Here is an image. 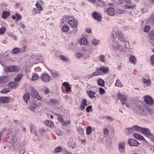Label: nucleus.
<instances>
[{"label": "nucleus", "instance_id": "nucleus-4", "mask_svg": "<svg viewBox=\"0 0 154 154\" xmlns=\"http://www.w3.org/2000/svg\"><path fill=\"white\" fill-rule=\"evenodd\" d=\"M62 85L64 86L65 89V90L64 91L63 89V87H62V90L63 93H65V92H68L71 91V88L68 82H64L62 84Z\"/></svg>", "mask_w": 154, "mask_h": 154}, {"label": "nucleus", "instance_id": "nucleus-2", "mask_svg": "<svg viewBox=\"0 0 154 154\" xmlns=\"http://www.w3.org/2000/svg\"><path fill=\"white\" fill-rule=\"evenodd\" d=\"M145 103L149 106H153L154 102L152 98L150 96L146 95L144 98Z\"/></svg>", "mask_w": 154, "mask_h": 154}, {"label": "nucleus", "instance_id": "nucleus-45", "mask_svg": "<svg viewBox=\"0 0 154 154\" xmlns=\"http://www.w3.org/2000/svg\"><path fill=\"white\" fill-rule=\"evenodd\" d=\"M115 85L119 87H122L123 85L122 84L121 82L119 80H117L115 83Z\"/></svg>", "mask_w": 154, "mask_h": 154}, {"label": "nucleus", "instance_id": "nucleus-16", "mask_svg": "<svg viewBox=\"0 0 154 154\" xmlns=\"http://www.w3.org/2000/svg\"><path fill=\"white\" fill-rule=\"evenodd\" d=\"M88 105L87 100L85 99H82V105H80L81 109L82 110H84L85 107L87 106Z\"/></svg>", "mask_w": 154, "mask_h": 154}, {"label": "nucleus", "instance_id": "nucleus-37", "mask_svg": "<svg viewBox=\"0 0 154 154\" xmlns=\"http://www.w3.org/2000/svg\"><path fill=\"white\" fill-rule=\"evenodd\" d=\"M23 97L24 100L27 103V101L29 99L30 95L29 93L26 94L24 95Z\"/></svg>", "mask_w": 154, "mask_h": 154}, {"label": "nucleus", "instance_id": "nucleus-38", "mask_svg": "<svg viewBox=\"0 0 154 154\" xmlns=\"http://www.w3.org/2000/svg\"><path fill=\"white\" fill-rule=\"evenodd\" d=\"M69 29V27L67 25L65 24L62 28V31L64 32H66Z\"/></svg>", "mask_w": 154, "mask_h": 154}, {"label": "nucleus", "instance_id": "nucleus-13", "mask_svg": "<svg viewBox=\"0 0 154 154\" xmlns=\"http://www.w3.org/2000/svg\"><path fill=\"white\" fill-rule=\"evenodd\" d=\"M125 147V142L123 141L120 142L119 144L118 148L119 151L121 152H124Z\"/></svg>", "mask_w": 154, "mask_h": 154}, {"label": "nucleus", "instance_id": "nucleus-14", "mask_svg": "<svg viewBox=\"0 0 154 154\" xmlns=\"http://www.w3.org/2000/svg\"><path fill=\"white\" fill-rule=\"evenodd\" d=\"M9 80V77L6 76H2L0 77V83L3 84L8 82Z\"/></svg>", "mask_w": 154, "mask_h": 154}, {"label": "nucleus", "instance_id": "nucleus-12", "mask_svg": "<svg viewBox=\"0 0 154 154\" xmlns=\"http://www.w3.org/2000/svg\"><path fill=\"white\" fill-rule=\"evenodd\" d=\"M18 84L16 82H11L8 84V86L11 89H15L18 87Z\"/></svg>", "mask_w": 154, "mask_h": 154}, {"label": "nucleus", "instance_id": "nucleus-60", "mask_svg": "<svg viewBox=\"0 0 154 154\" xmlns=\"http://www.w3.org/2000/svg\"><path fill=\"white\" fill-rule=\"evenodd\" d=\"M60 57V59L64 61H68V59L65 58V57L63 55H61Z\"/></svg>", "mask_w": 154, "mask_h": 154}, {"label": "nucleus", "instance_id": "nucleus-34", "mask_svg": "<svg viewBox=\"0 0 154 154\" xmlns=\"http://www.w3.org/2000/svg\"><path fill=\"white\" fill-rule=\"evenodd\" d=\"M45 123L47 125L51 128L53 127L54 126L53 123L50 120H47L46 122Z\"/></svg>", "mask_w": 154, "mask_h": 154}, {"label": "nucleus", "instance_id": "nucleus-58", "mask_svg": "<svg viewBox=\"0 0 154 154\" xmlns=\"http://www.w3.org/2000/svg\"><path fill=\"white\" fill-rule=\"evenodd\" d=\"M127 129L130 134H132V133L134 131L133 129V127L131 128H127Z\"/></svg>", "mask_w": 154, "mask_h": 154}, {"label": "nucleus", "instance_id": "nucleus-47", "mask_svg": "<svg viewBox=\"0 0 154 154\" xmlns=\"http://www.w3.org/2000/svg\"><path fill=\"white\" fill-rule=\"evenodd\" d=\"M148 21L149 22L154 23V13L150 16Z\"/></svg>", "mask_w": 154, "mask_h": 154}, {"label": "nucleus", "instance_id": "nucleus-59", "mask_svg": "<svg viewBox=\"0 0 154 154\" xmlns=\"http://www.w3.org/2000/svg\"><path fill=\"white\" fill-rule=\"evenodd\" d=\"M57 119L60 122L63 123L64 122V120L61 116L57 118Z\"/></svg>", "mask_w": 154, "mask_h": 154}, {"label": "nucleus", "instance_id": "nucleus-11", "mask_svg": "<svg viewBox=\"0 0 154 154\" xmlns=\"http://www.w3.org/2000/svg\"><path fill=\"white\" fill-rule=\"evenodd\" d=\"M42 79L44 82H48L50 80L51 77L48 74L44 73L42 75Z\"/></svg>", "mask_w": 154, "mask_h": 154}, {"label": "nucleus", "instance_id": "nucleus-6", "mask_svg": "<svg viewBox=\"0 0 154 154\" xmlns=\"http://www.w3.org/2000/svg\"><path fill=\"white\" fill-rule=\"evenodd\" d=\"M128 143V144L131 146H137L139 144L138 141L133 139H129Z\"/></svg>", "mask_w": 154, "mask_h": 154}, {"label": "nucleus", "instance_id": "nucleus-15", "mask_svg": "<svg viewBox=\"0 0 154 154\" xmlns=\"http://www.w3.org/2000/svg\"><path fill=\"white\" fill-rule=\"evenodd\" d=\"M141 132L149 137L153 135V134L150 132L149 130L147 128H143Z\"/></svg>", "mask_w": 154, "mask_h": 154}, {"label": "nucleus", "instance_id": "nucleus-61", "mask_svg": "<svg viewBox=\"0 0 154 154\" xmlns=\"http://www.w3.org/2000/svg\"><path fill=\"white\" fill-rule=\"evenodd\" d=\"M76 56L78 58H80L82 57V54L81 53H77L76 54Z\"/></svg>", "mask_w": 154, "mask_h": 154}, {"label": "nucleus", "instance_id": "nucleus-33", "mask_svg": "<svg viewBox=\"0 0 154 154\" xmlns=\"http://www.w3.org/2000/svg\"><path fill=\"white\" fill-rule=\"evenodd\" d=\"M126 12L125 10H122L121 8H119L117 9L116 12L117 14H125Z\"/></svg>", "mask_w": 154, "mask_h": 154}, {"label": "nucleus", "instance_id": "nucleus-22", "mask_svg": "<svg viewBox=\"0 0 154 154\" xmlns=\"http://www.w3.org/2000/svg\"><path fill=\"white\" fill-rule=\"evenodd\" d=\"M18 140V136L17 135L13 134L11 139V142L13 143H15Z\"/></svg>", "mask_w": 154, "mask_h": 154}, {"label": "nucleus", "instance_id": "nucleus-28", "mask_svg": "<svg viewBox=\"0 0 154 154\" xmlns=\"http://www.w3.org/2000/svg\"><path fill=\"white\" fill-rule=\"evenodd\" d=\"M148 37L151 40H154V31H150L148 33Z\"/></svg>", "mask_w": 154, "mask_h": 154}, {"label": "nucleus", "instance_id": "nucleus-49", "mask_svg": "<svg viewBox=\"0 0 154 154\" xmlns=\"http://www.w3.org/2000/svg\"><path fill=\"white\" fill-rule=\"evenodd\" d=\"M121 46L118 43H114L113 46L115 50L119 49Z\"/></svg>", "mask_w": 154, "mask_h": 154}, {"label": "nucleus", "instance_id": "nucleus-53", "mask_svg": "<svg viewBox=\"0 0 154 154\" xmlns=\"http://www.w3.org/2000/svg\"><path fill=\"white\" fill-rule=\"evenodd\" d=\"M92 106H88L86 109V111L87 112H89L90 111H92Z\"/></svg>", "mask_w": 154, "mask_h": 154}, {"label": "nucleus", "instance_id": "nucleus-40", "mask_svg": "<svg viewBox=\"0 0 154 154\" xmlns=\"http://www.w3.org/2000/svg\"><path fill=\"white\" fill-rule=\"evenodd\" d=\"M139 112L141 113H143L145 110V108L144 106L140 105L138 108Z\"/></svg>", "mask_w": 154, "mask_h": 154}, {"label": "nucleus", "instance_id": "nucleus-8", "mask_svg": "<svg viewBox=\"0 0 154 154\" xmlns=\"http://www.w3.org/2000/svg\"><path fill=\"white\" fill-rule=\"evenodd\" d=\"M44 4L43 1L40 0L36 2L35 4V6L36 7L38 10L39 11H42L43 10L42 6L44 5Z\"/></svg>", "mask_w": 154, "mask_h": 154}, {"label": "nucleus", "instance_id": "nucleus-50", "mask_svg": "<svg viewBox=\"0 0 154 154\" xmlns=\"http://www.w3.org/2000/svg\"><path fill=\"white\" fill-rule=\"evenodd\" d=\"M150 29V27L148 26H145L144 28V31L146 32H147Z\"/></svg>", "mask_w": 154, "mask_h": 154}, {"label": "nucleus", "instance_id": "nucleus-63", "mask_svg": "<svg viewBox=\"0 0 154 154\" xmlns=\"http://www.w3.org/2000/svg\"><path fill=\"white\" fill-rule=\"evenodd\" d=\"M100 60L102 62L104 61V56L103 55H101L100 57Z\"/></svg>", "mask_w": 154, "mask_h": 154}, {"label": "nucleus", "instance_id": "nucleus-25", "mask_svg": "<svg viewBox=\"0 0 154 154\" xmlns=\"http://www.w3.org/2000/svg\"><path fill=\"white\" fill-rule=\"evenodd\" d=\"M129 60L130 63L133 64H135L136 63V59L135 57L133 55H131L130 58Z\"/></svg>", "mask_w": 154, "mask_h": 154}, {"label": "nucleus", "instance_id": "nucleus-1", "mask_svg": "<svg viewBox=\"0 0 154 154\" xmlns=\"http://www.w3.org/2000/svg\"><path fill=\"white\" fill-rule=\"evenodd\" d=\"M109 70L108 68L102 66H100V68H97L95 72L88 75V77L89 79H91L94 76L101 75L103 73L106 74L108 72Z\"/></svg>", "mask_w": 154, "mask_h": 154}, {"label": "nucleus", "instance_id": "nucleus-57", "mask_svg": "<svg viewBox=\"0 0 154 154\" xmlns=\"http://www.w3.org/2000/svg\"><path fill=\"white\" fill-rule=\"evenodd\" d=\"M9 54L7 52H5L2 55L3 57V58L6 59L7 57H8L9 56Z\"/></svg>", "mask_w": 154, "mask_h": 154}, {"label": "nucleus", "instance_id": "nucleus-20", "mask_svg": "<svg viewBox=\"0 0 154 154\" xmlns=\"http://www.w3.org/2000/svg\"><path fill=\"white\" fill-rule=\"evenodd\" d=\"M9 101V98L8 97H2L0 98V102L3 103H8Z\"/></svg>", "mask_w": 154, "mask_h": 154}, {"label": "nucleus", "instance_id": "nucleus-23", "mask_svg": "<svg viewBox=\"0 0 154 154\" xmlns=\"http://www.w3.org/2000/svg\"><path fill=\"white\" fill-rule=\"evenodd\" d=\"M133 136L136 139L141 140H145V138L143 136L139 134H134Z\"/></svg>", "mask_w": 154, "mask_h": 154}, {"label": "nucleus", "instance_id": "nucleus-51", "mask_svg": "<svg viewBox=\"0 0 154 154\" xmlns=\"http://www.w3.org/2000/svg\"><path fill=\"white\" fill-rule=\"evenodd\" d=\"M99 92L100 94L103 95L105 92V90L102 88H99Z\"/></svg>", "mask_w": 154, "mask_h": 154}, {"label": "nucleus", "instance_id": "nucleus-64", "mask_svg": "<svg viewBox=\"0 0 154 154\" xmlns=\"http://www.w3.org/2000/svg\"><path fill=\"white\" fill-rule=\"evenodd\" d=\"M104 134L105 135H108L109 134V131L107 128H105L103 131Z\"/></svg>", "mask_w": 154, "mask_h": 154}, {"label": "nucleus", "instance_id": "nucleus-24", "mask_svg": "<svg viewBox=\"0 0 154 154\" xmlns=\"http://www.w3.org/2000/svg\"><path fill=\"white\" fill-rule=\"evenodd\" d=\"M71 18L70 17L65 16L62 18L61 22L62 23H64L65 22H66V23L67 22L69 23V21L70 20Z\"/></svg>", "mask_w": 154, "mask_h": 154}, {"label": "nucleus", "instance_id": "nucleus-7", "mask_svg": "<svg viewBox=\"0 0 154 154\" xmlns=\"http://www.w3.org/2000/svg\"><path fill=\"white\" fill-rule=\"evenodd\" d=\"M31 96L34 98H36L40 100L41 99V97L39 96L36 91L34 88L31 90L30 93Z\"/></svg>", "mask_w": 154, "mask_h": 154}, {"label": "nucleus", "instance_id": "nucleus-62", "mask_svg": "<svg viewBox=\"0 0 154 154\" xmlns=\"http://www.w3.org/2000/svg\"><path fill=\"white\" fill-rule=\"evenodd\" d=\"M63 123L65 125H68L71 123V121L70 120H68L65 122H64Z\"/></svg>", "mask_w": 154, "mask_h": 154}, {"label": "nucleus", "instance_id": "nucleus-41", "mask_svg": "<svg viewBox=\"0 0 154 154\" xmlns=\"http://www.w3.org/2000/svg\"><path fill=\"white\" fill-rule=\"evenodd\" d=\"M136 5H125V8L127 9H135Z\"/></svg>", "mask_w": 154, "mask_h": 154}, {"label": "nucleus", "instance_id": "nucleus-5", "mask_svg": "<svg viewBox=\"0 0 154 154\" xmlns=\"http://www.w3.org/2000/svg\"><path fill=\"white\" fill-rule=\"evenodd\" d=\"M117 98L121 100V101L122 104L123 105H124V104H125V103L127 102V97L126 96L121 94L120 93H119L117 95Z\"/></svg>", "mask_w": 154, "mask_h": 154}, {"label": "nucleus", "instance_id": "nucleus-9", "mask_svg": "<svg viewBox=\"0 0 154 154\" xmlns=\"http://www.w3.org/2000/svg\"><path fill=\"white\" fill-rule=\"evenodd\" d=\"M93 17L94 19L97 20L98 21H101V16L98 14L96 11L94 12L92 14Z\"/></svg>", "mask_w": 154, "mask_h": 154}, {"label": "nucleus", "instance_id": "nucleus-42", "mask_svg": "<svg viewBox=\"0 0 154 154\" xmlns=\"http://www.w3.org/2000/svg\"><path fill=\"white\" fill-rule=\"evenodd\" d=\"M88 42V41L85 38H82L80 41V43L83 45H86Z\"/></svg>", "mask_w": 154, "mask_h": 154}, {"label": "nucleus", "instance_id": "nucleus-46", "mask_svg": "<svg viewBox=\"0 0 154 154\" xmlns=\"http://www.w3.org/2000/svg\"><path fill=\"white\" fill-rule=\"evenodd\" d=\"M126 3L128 4H131V0H121L120 1V4H123V3Z\"/></svg>", "mask_w": 154, "mask_h": 154}, {"label": "nucleus", "instance_id": "nucleus-3", "mask_svg": "<svg viewBox=\"0 0 154 154\" xmlns=\"http://www.w3.org/2000/svg\"><path fill=\"white\" fill-rule=\"evenodd\" d=\"M69 24L71 26L72 28H76L77 27L78 20L75 18L70 19L69 21Z\"/></svg>", "mask_w": 154, "mask_h": 154}, {"label": "nucleus", "instance_id": "nucleus-29", "mask_svg": "<svg viewBox=\"0 0 154 154\" xmlns=\"http://www.w3.org/2000/svg\"><path fill=\"white\" fill-rule=\"evenodd\" d=\"M97 84L101 86H103L104 85L105 82L101 79H98L97 80Z\"/></svg>", "mask_w": 154, "mask_h": 154}, {"label": "nucleus", "instance_id": "nucleus-55", "mask_svg": "<svg viewBox=\"0 0 154 154\" xmlns=\"http://www.w3.org/2000/svg\"><path fill=\"white\" fill-rule=\"evenodd\" d=\"M30 131L31 133H35V135H37V134H36V131L34 130V126L33 125H31V130Z\"/></svg>", "mask_w": 154, "mask_h": 154}, {"label": "nucleus", "instance_id": "nucleus-27", "mask_svg": "<svg viewBox=\"0 0 154 154\" xmlns=\"http://www.w3.org/2000/svg\"><path fill=\"white\" fill-rule=\"evenodd\" d=\"M142 81L144 84H146L147 86H150L151 84V80L150 79H143Z\"/></svg>", "mask_w": 154, "mask_h": 154}, {"label": "nucleus", "instance_id": "nucleus-43", "mask_svg": "<svg viewBox=\"0 0 154 154\" xmlns=\"http://www.w3.org/2000/svg\"><path fill=\"white\" fill-rule=\"evenodd\" d=\"M39 78V76L38 74L36 73H34L33 74L32 80L33 81H35L37 80Z\"/></svg>", "mask_w": 154, "mask_h": 154}, {"label": "nucleus", "instance_id": "nucleus-19", "mask_svg": "<svg viewBox=\"0 0 154 154\" xmlns=\"http://www.w3.org/2000/svg\"><path fill=\"white\" fill-rule=\"evenodd\" d=\"M86 92L87 94L90 98L92 99L96 97L95 94H96V93L95 92L92 91L91 90L89 91H87Z\"/></svg>", "mask_w": 154, "mask_h": 154}, {"label": "nucleus", "instance_id": "nucleus-39", "mask_svg": "<svg viewBox=\"0 0 154 154\" xmlns=\"http://www.w3.org/2000/svg\"><path fill=\"white\" fill-rule=\"evenodd\" d=\"M63 151V148L61 146H59L56 148L55 149V151L56 153L62 152Z\"/></svg>", "mask_w": 154, "mask_h": 154}, {"label": "nucleus", "instance_id": "nucleus-36", "mask_svg": "<svg viewBox=\"0 0 154 154\" xmlns=\"http://www.w3.org/2000/svg\"><path fill=\"white\" fill-rule=\"evenodd\" d=\"M92 131V128L90 126L87 127L86 129V134L89 135L91 134Z\"/></svg>", "mask_w": 154, "mask_h": 154}, {"label": "nucleus", "instance_id": "nucleus-44", "mask_svg": "<svg viewBox=\"0 0 154 154\" xmlns=\"http://www.w3.org/2000/svg\"><path fill=\"white\" fill-rule=\"evenodd\" d=\"M6 31V29L5 27H2L0 28V35H2L4 34Z\"/></svg>", "mask_w": 154, "mask_h": 154}, {"label": "nucleus", "instance_id": "nucleus-17", "mask_svg": "<svg viewBox=\"0 0 154 154\" xmlns=\"http://www.w3.org/2000/svg\"><path fill=\"white\" fill-rule=\"evenodd\" d=\"M17 68L16 66H11L8 67H7L6 69V71L7 72H11L16 71Z\"/></svg>", "mask_w": 154, "mask_h": 154}, {"label": "nucleus", "instance_id": "nucleus-35", "mask_svg": "<svg viewBox=\"0 0 154 154\" xmlns=\"http://www.w3.org/2000/svg\"><path fill=\"white\" fill-rule=\"evenodd\" d=\"M23 76V75L22 74L18 75L17 76V77L14 79L15 82H20L21 81Z\"/></svg>", "mask_w": 154, "mask_h": 154}, {"label": "nucleus", "instance_id": "nucleus-32", "mask_svg": "<svg viewBox=\"0 0 154 154\" xmlns=\"http://www.w3.org/2000/svg\"><path fill=\"white\" fill-rule=\"evenodd\" d=\"M58 101L57 100L53 99L50 100V102L48 103V104L49 105H55V104H58Z\"/></svg>", "mask_w": 154, "mask_h": 154}, {"label": "nucleus", "instance_id": "nucleus-48", "mask_svg": "<svg viewBox=\"0 0 154 154\" xmlns=\"http://www.w3.org/2000/svg\"><path fill=\"white\" fill-rule=\"evenodd\" d=\"M10 89L9 88H4L1 92L2 94H6L10 91Z\"/></svg>", "mask_w": 154, "mask_h": 154}, {"label": "nucleus", "instance_id": "nucleus-26", "mask_svg": "<svg viewBox=\"0 0 154 154\" xmlns=\"http://www.w3.org/2000/svg\"><path fill=\"white\" fill-rule=\"evenodd\" d=\"M21 51L20 48H16L13 49L12 50L11 53L13 54H15L18 53H22V52H21Z\"/></svg>", "mask_w": 154, "mask_h": 154}, {"label": "nucleus", "instance_id": "nucleus-31", "mask_svg": "<svg viewBox=\"0 0 154 154\" xmlns=\"http://www.w3.org/2000/svg\"><path fill=\"white\" fill-rule=\"evenodd\" d=\"M12 17L13 19H16V20L17 21L20 20L21 18V16L18 14H16L15 15H12Z\"/></svg>", "mask_w": 154, "mask_h": 154}, {"label": "nucleus", "instance_id": "nucleus-30", "mask_svg": "<svg viewBox=\"0 0 154 154\" xmlns=\"http://www.w3.org/2000/svg\"><path fill=\"white\" fill-rule=\"evenodd\" d=\"M133 128L134 131H136L140 132H141V131L143 128L137 126V125H135L133 127Z\"/></svg>", "mask_w": 154, "mask_h": 154}, {"label": "nucleus", "instance_id": "nucleus-21", "mask_svg": "<svg viewBox=\"0 0 154 154\" xmlns=\"http://www.w3.org/2000/svg\"><path fill=\"white\" fill-rule=\"evenodd\" d=\"M10 12L7 11H4L2 14V17L4 19L8 18L10 15Z\"/></svg>", "mask_w": 154, "mask_h": 154}, {"label": "nucleus", "instance_id": "nucleus-10", "mask_svg": "<svg viewBox=\"0 0 154 154\" xmlns=\"http://www.w3.org/2000/svg\"><path fill=\"white\" fill-rule=\"evenodd\" d=\"M115 33L116 36L119 40L122 42L125 41V39L124 38V36L122 33L120 31H118L116 33Z\"/></svg>", "mask_w": 154, "mask_h": 154}, {"label": "nucleus", "instance_id": "nucleus-18", "mask_svg": "<svg viewBox=\"0 0 154 154\" xmlns=\"http://www.w3.org/2000/svg\"><path fill=\"white\" fill-rule=\"evenodd\" d=\"M106 11L109 15L112 16L115 15L114 9L113 8L111 7L108 8Z\"/></svg>", "mask_w": 154, "mask_h": 154}, {"label": "nucleus", "instance_id": "nucleus-52", "mask_svg": "<svg viewBox=\"0 0 154 154\" xmlns=\"http://www.w3.org/2000/svg\"><path fill=\"white\" fill-rule=\"evenodd\" d=\"M92 43L93 45H97L99 43V41L95 39H94L92 41Z\"/></svg>", "mask_w": 154, "mask_h": 154}, {"label": "nucleus", "instance_id": "nucleus-56", "mask_svg": "<svg viewBox=\"0 0 154 154\" xmlns=\"http://www.w3.org/2000/svg\"><path fill=\"white\" fill-rule=\"evenodd\" d=\"M150 60L152 65L154 66V55H152L150 58Z\"/></svg>", "mask_w": 154, "mask_h": 154}, {"label": "nucleus", "instance_id": "nucleus-54", "mask_svg": "<svg viewBox=\"0 0 154 154\" xmlns=\"http://www.w3.org/2000/svg\"><path fill=\"white\" fill-rule=\"evenodd\" d=\"M51 74L52 76L53 77H57L58 75V72L56 71L52 72L51 73Z\"/></svg>", "mask_w": 154, "mask_h": 154}]
</instances>
